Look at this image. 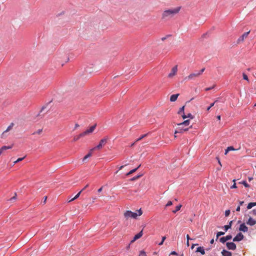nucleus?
I'll list each match as a JSON object with an SVG mask.
<instances>
[{
  "mask_svg": "<svg viewBox=\"0 0 256 256\" xmlns=\"http://www.w3.org/2000/svg\"><path fill=\"white\" fill-rule=\"evenodd\" d=\"M180 8H181L179 6L174 8L164 10L162 14V19L166 20L170 19L178 14L180 12Z\"/></svg>",
  "mask_w": 256,
  "mask_h": 256,
  "instance_id": "obj_1",
  "label": "nucleus"
},
{
  "mask_svg": "<svg viewBox=\"0 0 256 256\" xmlns=\"http://www.w3.org/2000/svg\"><path fill=\"white\" fill-rule=\"evenodd\" d=\"M142 214V211L141 208L138 210V212H132L131 210H126L124 213V218L126 219L128 218H133L136 219L138 216H140Z\"/></svg>",
  "mask_w": 256,
  "mask_h": 256,
  "instance_id": "obj_2",
  "label": "nucleus"
},
{
  "mask_svg": "<svg viewBox=\"0 0 256 256\" xmlns=\"http://www.w3.org/2000/svg\"><path fill=\"white\" fill-rule=\"evenodd\" d=\"M108 139V136H106V137L100 140L98 144L96 147L92 149V150L94 149H96V148L100 149L102 147V146H104L107 142V140Z\"/></svg>",
  "mask_w": 256,
  "mask_h": 256,
  "instance_id": "obj_3",
  "label": "nucleus"
},
{
  "mask_svg": "<svg viewBox=\"0 0 256 256\" xmlns=\"http://www.w3.org/2000/svg\"><path fill=\"white\" fill-rule=\"evenodd\" d=\"M226 246L229 250H235L236 248V246L234 242H226Z\"/></svg>",
  "mask_w": 256,
  "mask_h": 256,
  "instance_id": "obj_4",
  "label": "nucleus"
},
{
  "mask_svg": "<svg viewBox=\"0 0 256 256\" xmlns=\"http://www.w3.org/2000/svg\"><path fill=\"white\" fill-rule=\"evenodd\" d=\"M244 238V236L242 232H238L233 238V242H240Z\"/></svg>",
  "mask_w": 256,
  "mask_h": 256,
  "instance_id": "obj_5",
  "label": "nucleus"
},
{
  "mask_svg": "<svg viewBox=\"0 0 256 256\" xmlns=\"http://www.w3.org/2000/svg\"><path fill=\"white\" fill-rule=\"evenodd\" d=\"M96 124H94V126H92L90 128L88 129L87 130H85L84 132H82L83 134L85 136L88 134L90 133H92L94 132V130L95 129L96 127Z\"/></svg>",
  "mask_w": 256,
  "mask_h": 256,
  "instance_id": "obj_6",
  "label": "nucleus"
},
{
  "mask_svg": "<svg viewBox=\"0 0 256 256\" xmlns=\"http://www.w3.org/2000/svg\"><path fill=\"white\" fill-rule=\"evenodd\" d=\"M250 33V31L248 32H246L242 34V36H240L237 40V43L239 44L240 42H242L245 38H246L248 34Z\"/></svg>",
  "mask_w": 256,
  "mask_h": 256,
  "instance_id": "obj_7",
  "label": "nucleus"
},
{
  "mask_svg": "<svg viewBox=\"0 0 256 256\" xmlns=\"http://www.w3.org/2000/svg\"><path fill=\"white\" fill-rule=\"evenodd\" d=\"M238 230L240 232H248V228L246 226L244 223H242L240 224Z\"/></svg>",
  "mask_w": 256,
  "mask_h": 256,
  "instance_id": "obj_8",
  "label": "nucleus"
},
{
  "mask_svg": "<svg viewBox=\"0 0 256 256\" xmlns=\"http://www.w3.org/2000/svg\"><path fill=\"white\" fill-rule=\"evenodd\" d=\"M142 234H143V230H142L138 234H136L134 236L133 240H132L130 242H134L135 240H138V238H141L142 236Z\"/></svg>",
  "mask_w": 256,
  "mask_h": 256,
  "instance_id": "obj_9",
  "label": "nucleus"
},
{
  "mask_svg": "<svg viewBox=\"0 0 256 256\" xmlns=\"http://www.w3.org/2000/svg\"><path fill=\"white\" fill-rule=\"evenodd\" d=\"M177 70H178L177 66H174L172 69L171 72L168 74V76L169 78L172 77L174 76L175 75Z\"/></svg>",
  "mask_w": 256,
  "mask_h": 256,
  "instance_id": "obj_10",
  "label": "nucleus"
},
{
  "mask_svg": "<svg viewBox=\"0 0 256 256\" xmlns=\"http://www.w3.org/2000/svg\"><path fill=\"white\" fill-rule=\"evenodd\" d=\"M246 224L250 226H253L256 224V220L253 219L252 218L250 217L246 222Z\"/></svg>",
  "mask_w": 256,
  "mask_h": 256,
  "instance_id": "obj_11",
  "label": "nucleus"
},
{
  "mask_svg": "<svg viewBox=\"0 0 256 256\" xmlns=\"http://www.w3.org/2000/svg\"><path fill=\"white\" fill-rule=\"evenodd\" d=\"M198 72H196L192 73V74H190L188 76H186L184 78V80H192V79L194 78L198 77Z\"/></svg>",
  "mask_w": 256,
  "mask_h": 256,
  "instance_id": "obj_12",
  "label": "nucleus"
},
{
  "mask_svg": "<svg viewBox=\"0 0 256 256\" xmlns=\"http://www.w3.org/2000/svg\"><path fill=\"white\" fill-rule=\"evenodd\" d=\"M188 128H181V126H179L174 131V134H176L178 133H182L183 132L188 130Z\"/></svg>",
  "mask_w": 256,
  "mask_h": 256,
  "instance_id": "obj_13",
  "label": "nucleus"
},
{
  "mask_svg": "<svg viewBox=\"0 0 256 256\" xmlns=\"http://www.w3.org/2000/svg\"><path fill=\"white\" fill-rule=\"evenodd\" d=\"M233 221L234 220H231L229 222H228V224H227V225H225L222 228H224V230L225 231V232H227L228 230L231 228H232V224L233 222Z\"/></svg>",
  "mask_w": 256,
  "mask_h": 256,
  "instance_id": "obj_14",
  "label": "nucleus"
},
{
  "mask_svg": "<svg viewBox=\"0 0 256 256\" xmlns=\"http://www.w3.org/2000/svg\"><path fill=\"white\" fill-rule=\"evenodd\" d=\"M221 254L222 256H232V253L224 249L222 250Z\"/></svg>",
  "mask_w": 256,
  "mask_h": 256,
  "instance_id": "obj_15",
  "label": "nucleus"
},
{
  "mask_svg": "<svg viewBox=\"0 0 256 256\" xmlns=\"http://www.w3.org/2000/svg\"><path fill=\"white\" fill-rule=\"evenodd\" d=\"M196 252H200L201 254L204 255L205 254V250L202 246H198L196 248Z\"/></svg>",
  "mask_w": 256,
  "mask_h": 256,
  "instance_id": "obj_16",
  "label": "nucleus"
},
{
  "mask_svg": "<svg viewBox=\"0 0 256 256\" xmlns=\"http://www.w3.org/2000/svg\"><path fill=\"white\" fill-rule=\"evenodd\" d=\"M178 96V94H172L170 97V101L172 102H174L176 101Z\"/></svg>",
  "mask_w": 256,
  "mask_h": 256,
  "instance_id": "obj_17",
  "label": "nucleus"
},
{
  "mask_svg": "<svg viewBox=\"0 0 256 256\" xmlns=\"http://www.w3.org/2000/svg\"><path fill=\"white\" fill-rule=\"evenodd\" d=\"M12 148V146H2L0 148V155L2 153V152L4 150H8V149H10Z\"/></svg>",
  "mask_w": 256,
  "mask_h": 256,
  "instance_id": "obj_18",
  "label": "nucleus"
},
{
  "mask_svg": "<svg viewBox=\"0 0 256 256\" xmlns=\"http://www.w3.org/2000/svg\"><path fill=\"white\" fill-rule=\"evenodd\" d=\"M190 123V120H186L178 124V126H188Z\"/></svg>",
  "mask_w": 256,
  "mask_h": 256,
  "instance_id": "obj_19",
  "label": "nucleus"
},
{
  "mask_svg": "<svg viewBox=\"0 0 256 256\" xmlns=\"http://www.w3.org/2000/svg\"><path fill=\"white\" fill-rule=\"evenodd\" d=\"M141 166V164H140L137 168H134V169H132V170H130L126 174V176H130V174H133L134 172H136L137 170Z\"/></svg>",
  "mask_w": 256,
  "mask_h": 256,
  "instance_id": "obj_20",
  "label": "nucleus"
},
{
  "mask_svg": "<svg viewBox=\"0 0 256 256\" xmlns=\"http://www.w3.org/2000/svg\"><path fill=\"white\" fill-rule=\"evenodd\" d=\"M84 136V135L83 134L82 132L78 134V136H74V141H77L80 138Z\"/></svg>",
  "mask_w": 256,
  "mask_h": 256,
  "instance_id": "obj_21",
  "label": "nucleus"
},
{
  "mask_svg": "<svg viewBox=\"0 0 256 256\" xmlns=\"http://www.w3.org/2000/svg\"><path fill=\"white\" fill-rule=\"evenodd\" d=\"M83 191V190H82L80 192H78L76 196L74 198H72V200H70L68 202H72L74 200H75L76 199L78 198L79 196H80L81 192Z\"/></svg>",
  "mask_w": 256,
  "mask_h": 256,
  "instance_id": "obj_22",
  "label": "nucleus"
},
{
  "mask_svg": "<svg viewBox=\"0 0 256 256\" xmlns=\"http://www.w3.org/2000/svg\"><path fill=\"white\" fill-rule=\"evenodd\" d=\"M142 174H138L137 176H134L132 177V178H131L130 180V181H134V180H138V178H140V177H142Z\"/></svg>",
  "mask_w": 256,
  "mask_h": 256,
  "instance_id": "obj_23",
  "label": "nucleus"
},
{
  "mask_svg": "<svg viewBox=\"0 0 256 256\" xmlns=\"http://www.w3.org/2000/svg\"><path fill=\"white\" fill-rule=\"evenodd\" d=\"M182 208L181 204L178 205L176 207L174 210H172V212L174 214H176L177 212H178L179 210H180V208Z\"/></svg>",
  "mask_w": 256,
  "mask_h": 256,
  "instance_id": "obj_24",
  "label": "nucleus"
},
{
  "mask_svg": "<svg viewBox=\"0 0 256 256\" xmlns=\"http://www.w3.org/2000/svg\"><path fill=\"white\" fill-rule=\"evenodd\" d=\"M255 206L254 202H250L247 206V209H248V210L251 209L253 206Z\"/></svg>",
  "mask_w": 256,
  "mask_h": 256,
  "instance_id": "obj_25",
  "label": "nucleus"
},
{
  "mask_svg": "<svg viewBox=\"0 0 256 256\" xmlns=\"http://www.w3.org/2000/svg\"><path fill=\"white\" fill-rule=\"evenodd\" d=\"M148 134H149V133H147V134H144L143 135H142L139 138L136 139V142H138V141L142 140V138H145L147 136H148Z\"/></svg>",
  "mask_w": 256,
  "mask_h": 256,
  "instance_id": "obj_26",
  "label": "nucleus"
},
{
  "mask_svg": "<svg viewBox=\"0 0 256 256\" xmlns=\"http://www.w3.org/2000/svg\"><path fill=\"white\" fill-rule=\"evenodd\" d=\"M239 184H243L246 188L250 187V185L247 183L246 180H242V182H239Z\"/></svg>",
  "mask_w": 256,
  "mask_h": 256,
  "instance_id": "obj_27",
  "label": "nucleus"
},
{
  "mask_svg": "<svg viewBox=\"0 0 256 256\" xmlns=\"http://www.w3.org/2000/svg\"><path fill=\"white\" fill-rule=\"evenodd\" d=\"M91 156H92V152H90L84 156V157L83 158L82 161L84 162L88 158H90Z\"/></svg>",
  "mask_w": 256,
  "mask_h": 256,
  "instance_id": "obj_28",
  "label": "nucleus"
},
{
  "mask_svg": "<svg viewBox=\"0 0 256 256\" xmlns=\"http://www.w3.org/2000/svg\"><path fill=\"white\" fill-rule=\"evenodd\" d=\"M16 193L15 192L14 193V196H13L11 198H10L8 200L10 201L11 202H13L14 200H15L16 198Z\"/></svg>",
  "mask_w": 256,
  "mask_h": 256,
  "instance_id": "obj_29",
  "label": "nucleus"
},
{
  "mask_svg": "<svg viewBox=\"0 0 256 256\" xmlns=\"http://www.w3.org/2000/svg\"><path fill=\"white\" fill-rule=\"evenodd\" d=\"M14 126V124L12 123L7 128V129L3 132V134L8 132Z\"/></svg>",
  "mask_w": 256,
  "mask_h": 256,
  "instance_id": "obj_30",
  "label": "nucleus"
},
{
  "mask_svg": "<svg viewBox=\"0 0 256 256\" xmlns=\"http://www.w3.org/2000/svg\"><path fill=\"white\" fill-rule=\"evenodd\" d=\"M219 240L220 242L222 243V244H224L226 242V240L224 236H223V237H222L220 238V239H219Z\"/></svg>",
  "mask_w": 256,
  "mask_h": 256,
  "instance_id": "obj_31",
  "label": "nucleus"
},
{
  "mask_svg": "<svg viewBox=\"0 0 256 256\" xmlns=\"http://www.w3.org/2000/svg\"><path fill=\"white\" fill-rule=\"evenodd\" d=\"M24 157H22V158H18L16 160H15L14 162V165L16 164L17 162H21L22 160L24 158Z\"/></svg>",
  "mask_w": 256,
  "mask_h": 256,
  "instance_id": "obj_32",
  "label": "nucleus"
},
{
  "mask_svg": "<svg viewBox=\"0 0 256 256\" xmlns=\"http://www.w3.org/2000/svg\"><path fill=\"white\" fill-rule=\"evenodd\" d=\"M184 106H182V108H180L178 112V114H180L181 113H184Z\"/></svg>",
  "mask_w": 256,
  "mask_h": 256,
  "instance_id": "obj_33",
  "label": "nucleus"
},
{
  "mask_svg": "<svg viewBox=\"0 0 256 256\" xmlns=\"http://www.w3.org/2000/svg\"><path fill=\"white\" fill-rule=\"evenodd\" d=\"M242 76L244 80H246L248 82L249 81L248 76L245 73L242 74Z\"/></svg>",
  "mask_w": 256,
  "mask_h": 256,
  "instance_id": "obj_34",
  "label": "nucleus"
},
{
  "mask_svg": "<svg viewBox=\"0 0 256 256\" xmlns=\"http://www.w3.org/2000/svg\"><path fill=\"white\" fill-rule=\"evenodd\" d=\"M42 129H39L37 131L34 132V133H32V134H40L41 132H42Z\"/></svg>",
  "mask_w": 256,
  "mask_h": 256,
  "instance_id": "obj_35",
  "label": "nucleus"
},
{
  "mask_svg": "<svg viewBox=\"0 0 256 256\" xmlns=\"http://www.w3.org/2000/svg\"><path fill=\"white\" fill-rule=\"evenodd\" d=\"M139 256H146V253L144 250H141Z\"/></svg>",
  "mask_w": 256,
  "mask_h": 256,
  "instance_id": "obj_36",
  "label": "nucleus"
},
{
  "mask_svg": "<svg viewBox=\"0 0 256 256\" xmlns=\"http://www.w3.org/2000/svg\"><path fill=\"white\" fill-rule=\"evenodd\" d=\"M226 241L230 240L232 238V236L230 234L227 235L226 236H224Z\"/></svg>",
  "mask_w": 256,
  "mask_h": 256,
  "instance_id": "obj_37",
  "label": "nucleus"
},
{
  "mask_svg": "<svg viewBox=\"0 0 256 256\" xmlns=\"http://www.w3.org/2000/svg\"><path fill=\"white\" fill-rule=\"evenodd\" d=\"M225 234V232H218L217 233H216V235H218V236H223Z\"/></svg>",
  "mask_w": 256,
  "mask_h": 256,
  "instance_id": "obj_38",
  "label": "nucleus"
},
{
  "mask_svg": "<svg viewBox=\"0 0 256 256\" xmlns=\"http://www.w3.org/2000/svg\"><path fill=\"white\" fill-rule=\"evenodd\" d=\"M230 210H226L225 211V216H228L230 215Z\"/></svg>",
  "mask_w": 256,
  "mask_h": 256,
  "instance_id": "obj_39",
  "label": "nucleus"
},
{
  "mask_svg": "<svg viewBox=\"0 0 256 256\" xmlns=\"http://www.w3.org/2000/svg\"><path fill=\"white\" fill-rule=\"evenodd\" d=\"M250 214H252L254 216H256V209H254V210H252V211H250Z\"/></svg>",
  "mask_w": 256,
  "mask_h": 256,
  "instance_id": "obj_40",
  "label": "nucleus"
},
{
  "mask_svg": "<svg viewBox=\"0 0 256 256\" xmlns=\"http://www.w3.org/2000/svg\"><path fill=\"white\" fill-rule=\"evenodd\" d=\"M204 70H205V68H203L201 70H200L199 72H197L198 76H200V74H202V72L204 71Z\"/></svg>",
  "mask_w": 256,
  "mask_h": 256,
  "instance_id": "obj_41",
  "label": "nucleus"
},
{
  "mask_svg": "<svg viewBox=\"0 0 256 256\" xmlns=\"http://www.w3.org/2000/svg\"><path fill=\"white\" fill-rule=\"evenodd\" d=\"M187 118H190V119H193L194 118V116H192L191 114H188L186 115Z\"/></svg>",
  "mask_w": 256,
  "mask_h": 256,
  "instance_id": "obj_42",
  "label": "nucleus"
},
{
  "mask_svg": "<svg viewBox=\"0 0 256 256\" xmlns=\"http://www.w3.org/2000/svg\"><path fill=\"white\" fill-rule=\"evenodd\" d=\"M172 204V202L171 200H169L166 204V206H169Z\"/></svg>",
  "mask_w": 256,
  "mask_h": 256,
  "instance_id": "obj_43",
  "label": "nucleus"
},
{
  "mask_svg": "<svg viewBox=\"0 0 256 256\" xmlns=\"http://www.w3.org/2000/svg\"><path fill=\"white\" fill-rule=\"evenodd\" d=\"M170 36H171L170 34H168L166 36L162 38V41H164V40H166V38H169Z\"/></svg>",
  "mask_w": 256,
  "mask_h": 256,
  "instance_id": "obj_44",
  "label": "nucleus"
},
{
  "mask_svg": "<svg viewBox=\"0 0 256 256\" xmlns=\"http://www.w3.org/2000/svg\"><path fill=\"white\" fill-rule=\"evenodd\" d=\"M227 148H228V150L229 151L236 150L232 146H228Z\"/></svg>",
  "mask_w": 256,
  "mask_h": 256,
  "instance_id": "obj_45",
  "label": "nucleus"
},
{
  "mask_svg": "<svg viewBox=\"0 0 256 256\" xmlns=\"http://www.w3.org/2000/svg\"><path fill=\"white\" fill-rule=\"evenodd\" d=\"M214 104V102L212 103L210 106L207 108L206 110L208 111L212 107Z\"/></svg>",
  "mask_w": 256,
  "mask_h": 256,
  "instance_id": "obj_46",
  "label": "nucleus"
},
{
  "mask_svg": "<svg viewBox=\"0 0 256 256\" xmlns=\"http://www.w3.org/2000/svg\"><path fill=\"white\" fill-rule=\"evenodd\" d=\"M214 88V86H212V87H209V88H206V89H205V90L206 91H208L210 90H212V88Z\"/></svg>",
  "mask_w": 256,
  "mask_h": 256,
  "instance_id": "obj_47",
  "label": "nucleus"
},
{
  "mask_svg": "<svg viewBox=\"0 0 256 256\" xmlns=\"http://www.w3.org/2000/svg\"><path fill=\"white\" fill-rule=\"evenodd\" d=\"M208 32H206L205 34H204L202 36V38H206V36H208Z\"/></svg>",
  "mask_w": 256,
  "mask_h": 256,
  "instance_id": "obj_48",
  "label": "nucleus"
},
{
  "mask_svg": "<svg viewBox=\"0 0 256 256\" xmlns=\"http://www.w3.org/2000/svg\"><path fill=\"white\" fill-rule=\"evenodd\" d=\"M236 188L237 186L236 183H234L230 187L231 188Z\"/></svg>",
  "mask_w": 256,
  "mask_h": 256,
  "instance_id": "obj_49",
  "label": "nucleus"
},
{
  "mask_svg": "<svg viewBox=\"0 0 256 256\" xmlns=\"http://www.w3.org/2000/svg\"><path fill=\"white\" fill-rule=\"evenodd\" d=\"M170 254L178 256V254L176 251H172L171 252Z\"/></svg>",
  "mask_w": 256,
  "mask_h": 256,
  "instance_id": "obj_50",
  "label": "nucleus"
},
{
  "mask_svg": "<svg viewBox=\"0 0 256 256\" xmlns=\"http://www.w3.org/2000/svg\"><path fill=\"white\" fill-rule=\"evenodd\" d=\"M46 199H47V196H44V200L42 202L44 204H46Z\"/></svg>",
  "mask_w": 256,
  "mask_h": 256,
  "instance_id": "obj_51",
  "label": "nucleus"
},
{
  "mask_svg": "<svg viewBox=\"0 0 256 256\" xmlns=\"http://www.w3.org/2000/svg\"><path fill=\"white\" fill-rule=\"evenodd\" d=\"M124 166H120L118 170H117V171L116 172V174H117V173L118 172V170H122V169Z\"/></svg>",
  "mask_w": 256,
  "mask_h": 256,
  "instance_id": "obj_52",
  "label": "nucleus"
},
{
  "mask_svg": "<svg viewBox=\"0 0 256 256\" xmlns=\"http://www.w3.org/2000/svg\"><path fill=\"white\" fill-rule=\"evenodd\" d=\"M182 116L183 119H186V118H187L186 115L184 113Z\"/></svg>",
  "mask_w": 256,
  "mask_h": 256,
  "instance_id": "obj_53",
  "label": "nucleus"
},
{
  "mask_svg": "<svg viewBox=\"0 0 256 256\" xmlns=\"http://www.w3.org/2000/svg\"><path fill=\"white\" fill-rule=\"evenodd\" d=\"M240 206H238V207L236 208V211L240 212Z\"/></svg>",
  "mask_w": 256,
  "mask_h": 256,
  "instance_id": "obj_54",
  "label": "nucleus"
},
{
  "mask_svg": "<svg viewBox=\"0 0 256 256\" xmlns=\"http://www.w3.org/2000/svg\"><path fill=\"white\" fill-rule=\"evenodd\" d=\"M186 239H187V240H188V241H189V240H192V238H191L190 237V236H189L188 234H187V236H186Z\"/></svg>",
  "mask_w": 256,
  "mask_h": 256,
  "instance_id": "obj_55",
  "label": "nucleus"
},
{
  "mask_svg": "<svg viewBox=\"0 0 256 256\" xmlns=\"http://www.w3.org/2000/svg\"><path fill=\"white\" fill-rule=\"evenodd\" d=\"M198 244H192V246H191V248H192V249H193V248H194V246H198Z\"/></svg>",
  "mask_w": 256,
  "mask_h": 256,
  "instance_id": "obj_56",
  "label": "nucleus"
},
{
  "mask_svg": "<svg viewBox=\"0 0 256 256\" xmlns=\"http://www.w3.org/2000/svg\"><path fill=\"white\" fill-rule=\"evenodd\" d=\"M79 126H79V124H76L74 130H76V128H77Z\"/></svg>",
  "mask_w": 256,
  "mask_h": 256,
  "instance_id": "obj_57",
  "label": "nucleus"
},
{
  "mask_svg": "<svg viewBox=\"0 0 256 256\" xmlns=\"http://www.w3.org/2000/svg\"><path fill=\"white\" fill-rule=\"evenodd\" d=\"M46 108V106H43L40 112H42V110H44Z\"/></svg>",
  "mask_w": 256,
  "mask_h": 256,
  "instance_id": "obj_58",
  "label": "nucleus"
},
{
  "mask_svg": "<svg viewBox=\"0 0 256 256\" xmlns=\"http://www.w3.org/2000/svg\"><path fill=\"white\" fill-rule=\"evenodd\" d=\"M244 203V201H239V206H242Z\"/></svg>",
  "mask_w": 256,
  "mask_h": 256,
  "instance_id": "obj_59",
  "label": "nucleus"
},
{
  "mask_svg": "<svg viewBox=\"0 0 256 256\" xmlns=\"http://www.w3.org/2000/svg\"><path fill=\"white\" fill-rule=\"evenodd\" d=\"M102 188H103L102 186L101 188H100L98 190V192H102Z\"/></svg>",
  "mask_w": 256,
  "mask_h": 256,
  "instance_id": "obj_60",
  "label": "nucleus"
},
{
  "mask_svg": "<svg viewBox=\"0 0 256 256\" xmlns=\"http://www.w3.org/2000/svg\"><path fill=\"white\" fill-rule=\"evenodd\" d=\"M214 239H212L210 240V244H213L214 243Z\"/></svg>",
  "mask_w": 256,
  "mask_h": 256,
  "instance_id": "obj_61",
  "label": "nucleus"
},
{
  "mask_svg": "<svg viewBox=\"0 0 256 256\" xmlns=\"http://www.w3.org/2000/svg\"><path fill=\"white\" fill-rule=\"evenodd\" d=\"M229 152V150H228V148L225 150V152H224V154H226L228 152Z\"/></svg>",
  "mask_w": 256,
  "mask_h": 256,
  "instance_id": "obj_62",
  "label": "nucleus"
},
{
  "mask_svg": "<svg viewBox=\"0 0 256 256\" xmlns=\"http://www.w3.org/2000/svg\"><path fill=\"white\" fill-rule=\"evenodd\" d=\"M126 92V90H124L122 91V94H124Z\"/></svg>",
  "mask_w": 256,
  "mask_h": 256,
  "instance_id": "obj_63",
  "label": "nucleus"
},
{
  "mask_svg": "<svg viewBox=\"0 0 256 256\" xmlns=\"http://www.w3.org/2000/svg\"><path fill=\"white\" fill-rule=\"evenodd\" d=\"M216 118H217V119H218V120H220V115H219V116H216Z\"/></svg>",
  "mask_w": 256,
  "mask_h": 256,
  "instance_id": "obj_64",
  "label": "nucleus"
}]
</instances>
